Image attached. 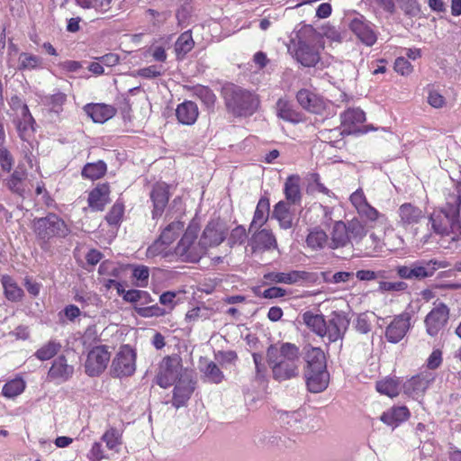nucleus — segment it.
Returning a JSON list of instances; mask_svg holds the SVG:
<instances>
[{"mask_svg":"<svg viewBox=\"0 0 461 461\" xmlns=\"http://www.w3.org/2000/svg\"><path fill=\"white\" fill-rule=\"evenodd\" d=\"M267 357L275 379L284 381L298 375L300 352L294 344L285 342L271 345L267 348Z\"/></svg>","mask_w":461,"mask_h":461,"instance_id":"nucleus-1","label":"nucleus"},{"mask_svg":"<svg viewBox=\"0 0 461 461\" xmlns=\"http://www.w3.org/2000/svg\"><path fill=\"white\" fill-rule=\"evenodd\" d=\"M349 200L360 219L365 220L370 224L376 223L384 226V246H387L392 250L403 247L404 240L401 236H397L395 239L389 237L388 232H392L393 229L389 224L388 218L367 202L362 189L356 190L350 195Z\"/></svg>","mask_w":461,"mask_h":461,"instance_id":"nucleus-2","label":"nucleus"},{"mask_svg":"<svg viewBox=\"0 0 461 461\" xmlns=\"http://www.w3.org/2000/svg\"><path fill=\"white\" fill-rule=\"evenodd\" d=\"M200 227L191 222L185 230L172 250V261L176 258L182 262L197 263L206 254L202 245Z\"/></svg>","mask_w":461,"mask_h":461,"instance_id":"nucleus-3","label":"nucleus"},{"mask_svg":"<svg viewBox=\"0 0 461 461\" xmlns=\"http://www.w3.org/2000/svg\"><path fill=\"white\" fill-rule=\"evenodd\" d=\"M446 200L444 209L439 212H434L429 217L432 229L440 235H449L455 220L459 216L461 209V186H456Z\"/></svg>","mask_w":461,"mask_h":461,"instance_id":"nucleus-4","label":"nucleus"},{"mask_svg":"<svg viewBox=\"0 0 461 461\" xmlns=\"http://www.w3.org/2000/svg\"><path fill=\"white\" fill-rule=\"evenodd\" d=\"M185 223L181 221H174L167 224L161 231L159 237L148 248L147 257H161L167 261H172V243L185 231Z\"/></svg>","mask_w":461,"mask_h":461,"instance_id":"nucleus-5","label":"nucleus"},{"mask_svg":"<svg viewBox=\"0 0 461 461\" xmlns=\"http://www.w3.org/2000/svg\"><path fill=\"white\" fill-rule=\"evenodd\" d=\"M223 95L228 109L237 115L252 114L258 105L256 95L234 85L225 86Z\"/></svg>","mask_w":461,"mask_h":461,"instance_id":"nucleus-6","label":"nucleus"},{"mask_svg":"<svg viewBox=\"0 0 461 461\" xmlns=\"http://www.w3.org/2000/svg\"><path fill=\"white\" fill-rule=\"evenodd\" d=\"M322 49L319 35L310 30L308 35L303 32L299 37L294 50V58L303 67H314L321 59Z\"/></svg>","mask_w":461,"mask_h":461,"instance_id":"nucleus-7","label":"nucleus"},{"mask_svg":"<svg viewBox=\"0 0 461 461\" xmlns=\"http://www.w3.org/2000/svg\"><path fill=\"white\" fill-rule=\"evenodd\" d=\"M33 230L37 237L48 241L52 238H64L69 233V228L58 215L50 213L46 217L33 221Z\"/></svg>","mask_w":461,"mask_h":461,"instance_id":"nucleus-8","label":"nucleus"},{"mask_svg":"<svg viewBox=\"0 0 461 461\" xmlns=\"http://www.w3.org/2000/svg\"><path fill=\"white\" fill-rule=\"evenodd\" d=\"M185 372L181 358L177 355L165 357L159 363L156 375L157 384L162 388H168L176 383Z\"/></svg>","mask_w":461,"mask_h":461,"instance_id":"nucleus-9","label":"nucleus"},{"mask_svg":"<svg viewBox=\"0 0 461 461\" xmlns=\"http://www.w3.org/2000/svg\"><path fill=\"white\" fill-rule=\"evenodd\" d=\"M447 265L438 260H420L411 263L409 266L397 267V275L403 279H422L432 276L438 268H445Z\"/></svg>","mask_w":461,"mask_h":461,"instance_id":"nucleus-10","label":"nucleus"},{"mask_svg":"<svg viewBox=\"0 0 461 461\" xmlns=\"http://www.w3.org/2000/svg\"><path fill=\"white\" fill-rule=\"evenodd\" d=\"M136 370V353L128 345L121 347L111 365V375L113 377L131 376Z\"/></svg>","mask_w":461,"mask_h":461,"instance_id":"nucleus-11","label":"nucleus"},{"mask_svg":"<svg viewBox=\"0 0 461 461\" xmlns=\"http://www.w3.org/2000/svg\"><path fill=\"white\" fill-rule=\"evenodd\" d=\"M111 360V352L107 346H95L86 354L84 363L85 372L87 375L99 376L106 369Z\"/></svg>","mask_w":461,"mask_h":461,"instance_id":"nucleus-12","label":"nucleus"},{"mask_svg":"<svg viewBox=\"0 0 461 461\" xmlns=\"http://www.w3.org/2000/svg\"><path fill=\"white\" fill-rule=\"evenodd\" d=\"M227 235V227L221 221L208 222L203 230L200 240L205 253L208 249L214 248L222 243Z\"/></svg>","mask_w":461,"mask_h":461,"instance_id":"nucleus-13","label":"nucleus"},{"mask_svg":"<svg viewBox=\"0 0 461 461\" xmlns=\"http://www.w3.org/2000/svg\"><path fill=\"white\" fill-rule=\"evenodd\" d=\"M435 373L432 371H422L404 383V393L410 397L418 400L423 395L430 384L435 380Z\"/></svg>","mask_w":461,"mask_h":461,"instance_id":"nucleus-14","label":"nucleus"},{"mask_svg":"<svg viewBox=\"0 0 461 461\" xmlns=\"http://www.w3.org/2000/svg\"><path fill=\"white\" fill-rule=\"evenodd\" d=\"M448 314V309L445 304L439 303L436 305L424 320L428 335L431 337L437 336L447 324Z\"/></svg>","mask_w":461,"mask_h":461,"instance_id":"nucleus-15","label":"nucleus"},{"mask_svg":"<svg viewBox=\"0 0 461 461\" xmlns=\"http://www.w3.org/2000/svg\"><path fill=\"white\" fill-rule=\"evenodd\" d=\"M348 325L349 321L345 314L333 312L325 323V333L321 337H326L330 342L338 341L343 338Z\"/></svg>","mask_w":461,"mask_h":461,"instance_id":"nucleus-16","label":"nucleus"},{"mask_svg":"<svg viewBox=\"0 0 461 461\" xmlns=\"http://www.w3.org/2000/svg\"><path fill=\"white\" fill-rule=\"evenodd\" d=\"M350 30L366 46H373L377 40V35L371 24L364 16L358 15L353 18L349 23Z\"/></svg>","mask_w":461,"mask_h":461,"instance_id":"nucleus-17","label":"nucleus"},{"mask_svg":"<svg viewBox=\"0 0 461 461\" xmlns=\"http://www.w3.org/2000/svg\"><path fill=\"white\" fill-rule=\"evenodd\" d=\"M194 390V383L190 372H185L176 382L174 395L173 405L176 408L184 406L191 397Z\"/></svg>","mask_w":461,"mask_h":461,"instance_id":"nucleus-18","label":"nucleus"},{"mask_svg":"<svg viewBox=\"0 0 461 461\" xmlns=\"http://www.w3.org/2000/svg\"><path fill=\"white\" fill-rule=\"evenodd\" d=\"M411 327L409 313L400 314L391 321L385 330V338L391 343L401 341Z\"/></svg>","mask_w":461,"mask_h":461,"instance_id":"nucleus-19","label":"nucleus"},{"mask_svg":"<svg viewBox=\"0 0 461 461\" xmlns=\"http://www.w3.org/2000/svg\"><path fill=\"white\" fill-rule=\"evenodd\" d=\"M313 275L306 271L293 270L285 272H270L264 276L265 279L276 284L294 285L303 281H312Z\"/></svg>","mask_w":461,"mask_h":461,"instance_id":"nucleus-20","label":"nucleus"},{"mask_svg":"<svg viewBox=\"0 0 461 461\" xmlns=\"http://www.w3.org/2000/svg\"><path fill=\"white\" fill-rule=\"evenodd\" d=\"M397 213L398 224L404 229L418 224L425 217V213L420 208L409 203L402 204Z\"/></svg>","mask_w":461,"mask_h":461,"instance_id":"nucleus-21","label":"nucleus"},{"mask_svg":"<svg viewBox=\"0 0 461 461\" xmlns=\"http://www.w3.org/2000/svg\"><path fill=\"white\" fill-rule=\"evenodd\" d=\"M305 379L308 390L312 393H321L324 391L330 381V375L327 367L321 369H306Z\"/></svg>","mask_w":461,"mask_h":461,"instance_id":"nucleus-22","label":"nucleus"},{"mask_svg":"<svg viewBox=\"0 0 461 461\" xmlns=\"http://www.w3.org/2000/svg\"><path fill=\"white\" fill-rule=\"evenodd\" d=\"M296 98L299 104L311 113H320L325 108L324 100L308 89L300 90L297 93Z\"/></svg>","mask_w":461,"mask_h":461,"instance_id":"nucleus-23","label":"nucleus"},{"mask_svg":"<svg viewBox=\"0 0 461 461\" xmlns=\"http://www.w3.org/2000/svg\"><path fill=\"white\" fill-rule=\"evenodd\" d=\"M169 186L166 183H158L154 185L150 198L153 202V218L162 214L169 199Z\"/></svg>","mask_w":461,"mask_h":461,"instance_id":"nucleus-24","label":"nucleus"},{"mask_svg":"<svg viewBox=\"0 0 461 461\" xmlns=\"http://www.w3.org/2000/svg\"><path fill=\"white\" fill-rule=\"evenodd\" d=\"M74 372L72 366L67 364L64 357H59L52 363L48 373V378L58 383L65 382L69 379Z\"/></svg>","mask_w":461,"mask_h":461,"instance_id":"nucleus-25","label":"nucleus"},{"mask_svg":"<svg viewBox=\"0 0 461 461\" xmlns=\"http://www.w3.org/2000/svg\"><path fill=\"white\" fill-rule=\"evenodd\" d=\"M249 246L253 252H260L276 248V240L270 230L264 229L252 235Z\"/></svg>","mask_w":461,"mask_h":461,"instance_id":"nucleus-26","label":"nucleus"},{"mask_svg":"<svg viewBox=\"0 0 461 461\" xmlns=\"http://www.w3.org/2000/svg\"><path fill=\"white\" fill-rule=\"evenodd\" d=\"M176 115L178 122L185 125L194 124L199 115L198 106L192 101H185L177 105Z\"/></svg>","mask_w":461,"mask_h":461,"instance_id":"nucleus-27","label":"nucleus"},{"mask_svg":"<svg viewBox=\"0 0 461 461\" xmlns=\"http://www.w3.org/2000/svg\"><path fill=\"white\" fill-rule=\"evenodd\" d=\"M85 111L95 122L104 123L115 114V109L104 104H93L85 106Z\"/></svg>","mask_w":461,"mask_h":461,"instance_id":"nucleus-28","label":"nucleus"},{"mask_svg":"<svg viewBox=\"0 0 461 461\" xmlns=\"http://www.w3.org/2000/svg\"><path fill=\"white\" fill-rule=\"evenodd\" d=\"M349 242L347 224L342 221H336L330 232L329 247L332 249H336L347 246Z\"/></svg>","mask_w":461,"mask_h":461,"instance_id":"nucleus-29","label":"nucleus"},{"mask_svg":"<svg viewBox=\"0 0 461 461\" xmlns=\"http://www.w3.org/2000/svg\"><path fill=\"white\" fill-rule=\"evenodd\" d=\"M109 193L110 190L107 185H101L96 186L89 194V206L96 211L104 210L105 204L108 203Z\"/></svg>","mask_w":461,"mask_h":461,"instance_id":"nucleus-30","label":"nucleus"},{"mask_svg":"<svg viewBox=\"0 0 461 461\" xmlns=\"http://www.w3.org/2000/svg\"><path fill=\"white\" fill-rule=\"evenodd\" d=\"M410 412L405 406L393 407L384 411L381 420L388 426L396 427L409 418Z\"/></svg>","mask_w":461,"mask_h":461,"instance_id":"nucleus-31","label":"nucleus"},{"mask_svg":"<svg viewBox=\"0 0 461 461\" xmlns=\"http://www.w3.org/2000/svg\"><path fill=\"white\" fill-rule=\"evenodd\" d=\"M305 361L307 364L306 369H321L326 367V357L320 348L306 347Z\"/></svg>","mask_w":461,"mask_h":461,"instance_id":"nucleus-32","label":"nucleus"},{"mask_svg":"<svg viewBox=\"0 0 461 461\" xmlns=\"http://www.w3.org/2000/svg\"><path fill=\"white\" fill-rule=\"evenodd\" d=\"M34 120L30 113L28 106L23 104L22 108V115L17 124V130L22 140H28L34 131Z\"/></svg>","mask_w":461,"mask_h":461,"instance_id":"nucleus-33","label":"nucleus"},{"mask_svg":"<svg viewBox=\"0 0 461 461\" xmlns=\"http://www.w3.org/2000/svg\"><path fill=\"white\" fill-rule=\"evenodd\" d=\"M349 241L357 247L366 239L367 229L365 223L359 218H354L347 224Z\"/></svg>","mask_w":461,"mask_h":461,"instance_id":"nucleus-34","label":"nucleus"},{"mask_svg":"<svg viewBox=\"0 0 461 461\" xmlns=\"http://www.w3.org/2000/svg\"><path fill=\"white\" fill-rule=\"evenodd\" d=\"M384 246V239H381L375 232H371L368 237L360 243L358 248L363 250L367 257H374L382 251Z\"/></svg>","mask_w":461,"mask_h":461,"instance_id":"nucleus-35","label":"nucleus"},{"mask_svg":"<svg viewBox=\"0 0 461 461\" xmlns=\"http://www.w3.org/2000/svg\"><path fill=\"white\" fill-rule=\"evenodd\" d=\"M1 283L7 300L11 302H19L23 299L24 295L23 289L10 276H3L1 277Z\"/></svg>","mask_w":461,"mask_h":461,"instance_id":"nucleus-36","label":"nucleus"},{"mask_svg":"<svg viewBox=\"0 0 461 461\" xmlns=\"http://www.w3.org/2000/svg\"><path fill=\"white\" fill-rule=\"evenodd\" d=\"M306 244L312 250H319L328 244V235L320 227L312 228L306 237Z\"/></svg>","mask_w":461,"mask_h":461,"instance_id":"nucleus-37","label":"nucleus"},{"mask_svg":"<svg viewBox=\"0 0 461 461\" xmlns=\"http://www.w3.org/2000/svg\"><path fill=\"white\" fill-rule=\"evenodd\" d=\"M26 170L19 165L7 180V187L15 194L23 195L25 192L23 181L26 178Z\"/></svg>","mask_w":461,"mask_h":461,"instance_id":"nucleus-38","label":"nucleus"},{"mask_svg":"<svg viewBox=\"0 0 461 461\" xmlns=\"http://www.w3.org/2000/svg\"><path fill=\"white\" fill-rule=\"evenodd\" d=\"M268 213L269 200L267 198H261L258 203L249 230L260 228L267 221Z\"/></svg>","mask_w":461,"mask_h":461,"instance_id":"nucleus-39","label":"nucleus"},{"mask_svg":"<svg viewBox=\"0 0 461 461\" xmlns=\"http://www.w3.org/2000/svg\"><path fill=\"white\" fill-rule=\"evenodd\" d=\"M303 323L314 333L321 336L325 333L326 321L321 314L313 313L312 312H305L303 316Z\"/></svg>","mask_w":461,"mask_h":461,"instance_id":"nucleus-40","label":"nucleus"},{"mask_svg":"<svg viewBox=\"0 0 461 461\" xmlns=\"http://www.w3.org/2000/svg\"><path fill=\"white\" fill-rule=\"evenodd\" d=\"M101 440L105 444L107 450L119 453L122 444V434L115 428H109L103 434Z\"/></svg>","mask_w":461,"mask_h":461,"instance_id":"nucleus-41","label":"nucleus"},{"mask_svg":"<svg viewBox=\"0 0 461 461\" xmlns=\"http://www.w3.org/2000/svg\"><path fill=\"white\" fill-rule=\"evenodd\" d=\"M25 388V381L22 377H15L4 384L1 393L7 399H14L22 394Z\"/></svg>","mask_w":461,"mask_h":461,"instance_id":"nucleus-42","label":"nucleus"},{"mask_svg":"<svg viewBox=\"0 0 461 461\" xmlns=\"http://www.w3.org/2000/svg\"><path fill=\"white\" fill-rule=\"evenodd\" d=\"M273 216L279 221L283 229L292 227V216L285 202L280 201L275 205Z\"/></svg>","mask_w":461,"mask_h":461,"instance_id":"nucleus-43","label":"nucleus"},{"mask_svg":"<svg viewBox=\"0 0 461 461\" xmlns=\"http://www.w3.org/2000/svg\"><path fill=\"white\" fill-rule=\"evenodd\" d=\"M276 113L277 116L285 121L291 122H299V114L292 109L291 104L288 101L279 99L276 103Z\"/></svg>","mask_w":461,"mask_h":461,"instance_id":"nucleus-44","label":"nucleus"},{"mask_svg":"<svg viewBox=\"0 0 461 461\" xmlns=\"http://www.w3.org/2000/svg\"><path fill=\"white\" fill-rule=\"evenodd\" d=\"M285 194L290 203H295L301 199L299 178L289 176L285 183Z\"/></svg>","mask_w":461,"mask_h":461,"instance_id":"nucleus-45","label":"nucleus"},{"mask_svg":"<svg viewBox=\"0 0 461 461\" xmlns=\"http://www.w3.org/2000/svg\"><path fill=\"white\" fill-rule=\"evenodd\" d=\"M77 5L84 9H94L95 12L104 14L112 7L113 0H75Z\"/></svg>","mask_w":461,"mask_h":461,"instance_id":"nucleus-46","label":"nucleus"},{"mask_svg":"<svg viewBox=\"0 0 461 461\" xmlns=\"http://www.w3.org/2000/svg\"><path fill=\"white\" fill-rule=\"evenodd\" d=\"M60 348V343L50 340L35 352V357L41 361L49 360L58 354Z\"/></svg>","mask_w":461,"mask_h":461,"instance_id":"nucleus-47","label":"nucleus"},{"mask_svg":"<svg viewBox=\"0 0 461 461\" xmlns=\"http://www.w3.org/2000/svg\"><path fill=\"white\" fill-rule=\"evenodd\" d=\"M194 42L190 32H183L176 41L175 51L177 57H184L194 48Z\"/></svg>","mask_w":461,"mask_h":461,"instance_id":"nucleus-48","label":"nucleus"},{"mask_svg":"<svg viewBox=\"0 0 461 461\" xmlns=\"http://www.w3.org/2000/svg\"><path fill=\"white\" fill-rule=\"evenodd\" d=\"M365 121V113L359 108L348 109L341 114V122L344 126L359 124Z\"/></svg>","mask_w":461,"mask_h":461,"instance_id":"nucleus-49","label":"nucleus"},{"mask_svg":"<svg viewBox=\"0 0 461 461\" xmlns=\"http://www.w3.org/2000/svg\"><path fill=\"white\" fill-rule=\"evenodd\" d=\"M377 391L384 395H387L391 398L397 396L399 394L400 387L397 381L392 378H386L384 380L379 381L376 384Z\"/></svg>","mask_w":461,"mask_h":461,"instance_id":"nucleus-50","label":"nucleus"},{"mask_svg":"<svg viewBox=\"0 0 461 461\" xmlns=\"http://www.w3.org/2000/svg\"><path fill=\"white\" fill-rule=\"evenodd\" d=\"M106 165L103 161L90 163L85 166L82 170L83 176L90 179H97L104 175Z\"/></svg>","mask_w":461,"mask_h":461,"instance_id":"nucleus-51","label":"nucleus"},{"mask_svg":"<svg viewBox=\"0 0 461 461\" xmlns=\"http://www.w3.org/2000/svg\"><path fill=\"white\" fill-rule=\"evenodd\" d=\"M427 102L435 109H441L447 104L446 97L434 86H429L427 89Z\"/></svg>","mask_w":461,"mask_h":461,"instance_id":"nucleus-52","label":"nucleus"},{"mask_svg":"<svg viewBox=\"0 0 461 461\" xmlns=\"http://www.w3.org/2000/svg\"><path fill=\"white\" fill-rule=\"evenodd\" d=\"M41 62V59L38 56L23 52L19 56L18 68L21 70H32L38 68Z\"/></svg>","mask_w":461,"mask_h":461,"instance_id":"nucleus-53","label":"nucleus"},{"mask_svg":"<svg viewBox=\"0 0 461 461\" xmlns=\"http://www.w3.org/2000/svg\"><path fill=\"white\" fill-rule=\"evenodd\" d=\"M203 372L206 378L213 384H220L224 378L222 372L220 370L219 366L213 362H209L206 365Z\"/></svg>","mask_w":461,"mask_h":461,"instance_id":"nucleus-54","label":"nucleus"},{"mask_svg":"<svg viewBox=\"0 0 461 461\" xmlns=\"http://www.w3.org/2000/svg\"><path fill=\"white\" fill-rule=\"evenodd\" d=\"M135 312L143 318L161 317L167 314V311L159 306L136 307Z\"/></svg>","mask_w":461,"mask_h":461,"instance_id":"nucleus-55","label":"nucleus"},{"mask_svg":"<svg viewBox=\"0 0 461 461\" xmlns=\"http://www.w3.org/2000/svg\"><path fill=\"white\" fill-rule=\"evenodd\" d=\"M132 276L136 281V285L146 287L148 285L149 271L146 266H137L133 269Z\"/></svg>","mask_w":461,"mask_h":461,"instance_id":"nucleus-56","label":"nucleus"},{"mask_svg":"<svg viewBox=\"0 0 461 461\" xmlns=\"http://www.w3.org/2000/svg\"><path fill=\"white\" fill-rule=\"evenodd\" d=\"M87 458L89 461H102L109 458V455L104 449L101 442H95L87 453Z\"/></svg>","mask_w":461,"mask_h":461,"instance_id":"nucleus-57","label":"nucleus"},{"mask_svg":"<svg viewBox=\"0 0 461 461\" xmlns=\"http://www.w3.org/2000/svg\"><path fill=\"white\" fill-rule=\"evenodd\" d=\"M393 69L396 73L407 77L413 71V66L403 57H398L393 64Z\"/></svg>","mask_w":461,"mask_h":461,"instance_id":"nucleus-58","label":"nucleus"},{"mask_svg":"<svg viewBox=\"0 0 461 461\" xmlns=\"http://www.w3.org/2000/svg\"><path fill=\"white\" fill-rule=\"evenodd\" d=\"M164 70L162 65H151L139 69L137 75L144 78L151 79L161 76Z\"/></svg>","mask_w":461,"mask_h":461,"instance_id":"nucleus-59","label":"nucleus"},{"mask_svg":"<svg viewBox=\"0 0 461 461\" xmlns=\"http://www.w3.org/2000/svg\"><path fill=\"white\" fill-rule=\"evenodd\" d=\"M124 208L122 203L113 204L110 212L106 215V221L110 225H117L121 221L123 215Z\"/></svg>","mask_w":461,"mask_h":461,"instance_id":"nucleus-60","label":"nucleus"},{"mask_svg":"<svg viewBox=\"0 0 461 461\" xmlns=\"http://www.w3.org/2000/svg\"><path fill=\"white\" fill-rule=\"evenodd\" d=\"M209 318L208 309L206 307H195L188 311L185 314V321L194 322L199 320H206Z\"/></svg>","mask_w":461,"mask_h":461,"instance_id":"nucleus-61","label":"nucleus"},{"mask_svg":"<svg viewBox=\"0 0 461 461\" xmlns=\"http://www.w3.org/2000/svg\"><path fill=\"white\" fill-rule=\"evenodd\" d=\"M323 279L329 284H340L348 282L354 276L350 272H337L331 276H329L326 273H322Z\"/></svg>","mask_w":461,"mask_h":461,"instance_id":"nucleus-62","label":"nucleus"},{"mask_svg":"<svg viewBox=\"0 0 461 461\" xmlns=\"http://www.w3.org/2000/svg\"><path fill=\"white\" fill-rule=\"evenodd\" d=\"M0 166L5 172H10L14 166V158L12 155L3 146H0Z\"/></svg>","mask_w":461,"mask_h":461,"instance_id":"nucleus-63","label":"nucleus"},{"mask_svg":"<svg viewBox=\"0 0 461 461\" xmlns=\"http://www.w3.org/2000/svg\"><path fill=\"white\" fill-rule=\"evenodd\" d=\"M246 239V229L243 226H238L231 230L229 242L230 245L241 244L245 241Z\"/></svg>","mask_w":461,"mask_h":461,"instance_id":"nucleus-64","label":"nucleus"}]
</instances>
